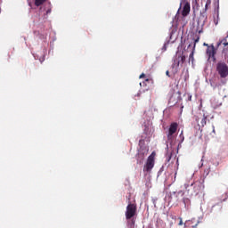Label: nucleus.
I'll return each mask as SVG.
<instances>
[{
	"label": "nucleus",
	"mask_w": 228,
	"mask_h": 228,
	"mask_svg": "<svg viewBox=\"0 0 228 228\" xmlns=\"http://www.w3.org/2000/svg\"><path fill=\"white\" fill-rule=\"evenodd\" d=\"M186 188L188 194L191 195V197H197L199 193H202V191H204V184L200 182H195Z\"/></svg>",
	"instance_id": "obj_1"
},
{
	"label": "nucleus",
	"mask_w": 228,
	"mask_h": 228,
	"mask_svg": "<svg viewBox=\"0 0 228 228\" xmlns=\"http://www.w3.org/2000/svg\"><path fill=\"white\" fill-rule=\"evenodd\" d=\"M155 160H154V155H150L146 160V163L143 166V174L144 175H149L152 172V168H154Z\"/></svg>",
	"instance_id": "obj_2"
},
{
	"label": "nucleus",
	"mask_w": 228,
	"mask_h": 228,
	"mask_svg": "<svg viewBox=\"0 0 228 228\" xmlns=\"http://www.w3.org/2000/svg\"><path fill=\"white\" fill-rule=\"evenodd\" d=\"M184 61H186V55L183 53H177L172 64V68L175 69V71L177 72V70H179V66L181 65V67H183Z\"/></svg>",
	"instance_id": "obj_3"
},
{
	"label": "nucleus",
	"mask_w": 228,
	"mask_h": 228,
	"mask_svg": "<svg viewBox=\"0 0 228 228\" xmlns=\"http://www.w3.org/2000/svg\"><path fill=\"white\" fill-rule=\"evenodd\" d=\"M216 71L218 72L220 77L223 79L228 76V66L225 62H218L216 65Z\"/></svg>",
	"instance_id": "obj_4"
},
{
	"label": "nucleus",
	"mask_w": 228,
	"mask_h": 228,
	"mask_svg": "<svg viewBox=\"0 0 228 228\" xmlns=\"http://www.w3.org/2000/svg\"><path fill=\"white\" fill-rule=\"evenodd\" d=\"M126 220H131L136 216V205L129 203L125 213Z\"/></svg>",
	"instance_id": "obj_5"
},
{
	"label": "nucleus",
	"mask_w": 228,
	"mask_h": 228,
	"mask_svg": "<svg viewBox=\"0 0 228 228\" xmlns=\"http://www.w3.org/2000/svg\"><path fill=\"white\" fill-rule=\"evenodd\" d=\"M207 56L208 57V60H211L213 61H216V49H215V45H208L207 48Z\"/></svg>",
	"instance_id": "obj_6"
},
{
	"label": "nucleus",
	"mask_w": 228,
	"mask_h": 228,
	"mask_svg": "<svg viewBox=\"0 0 228 228\" xmlns=\"http://www.w3.org/2000/svg\"><path fill=\"white\" fill-rule=\"evenodd\" d=\"M177 127L179 125L175 122L171 123L168 128L167 140H171L172 136L177 133Z\"/></svg>",
	"instance_id": "obj_7"
},
{
	"label": "nucleus",
	"mask_w": 228,
	"mask_h": 228,
	"mask_svg": "<svg viewBox=\"0 0 228 228\" xmlns=\"http://www.w3.org/2000/svg\"><path fill=\"white\" fill-rule=\"evenodd\" d=\"M190 10H191L190 3L186 2L182 11L183 17H187L190 14Z\"/></svg>",
	"instance_id": "obj_8"
},
{
	"label": "nucleus",
	"mask_w": 228,
	"mask_h": 228,
	"mask_svg": "<svg viewBox=\"0 0 228 228\" xmlns=\"http://www.w3.org/2000/svg\"><path fill=\"white\" fill-rule=\"evenodd\" d=\"M145 159V152L143 151H140L138 154H137V163H143V160Z\"/></svg>",
	"instance_id": "obj_9"
},
{
	"label": "nucleus",
	"mask_w": 228,
	"mask_h": 228,
	"mask_svg": "<svg viewBox=\"0 0 228 228\" xmlns=\"http://www.w3.org/2000/svg\"><path fill=\"white\" fill-rule=\"evenodd\" d=\"M208 122V116H206V114L203 115L200 124H201V127H204V126H206Z\"/></svg>",
	"instance_id": "obj_10"
},
{
	"label": "nucleus",
	"mask_w": 228,
	"mask_h": 228,
	"mask_svg": "<svg viewBox=\"0 0 228 228\" xmlns=\"http://www.w3.org/2000/svg\"><path fill=\"white\" fill-rule=\"evenodd\" d=\"M210 6H211V0H207L203 13H206V12H208V10H209Z\"/></svg>",
	"instance_id": "obj_11"
},
{
	"label": "nucleus",
	"mask_w": 228,
	"mask_h": 228,
	"mask_svg": "<svg viewBox=\"0 0 228 228\" xmlns=\"http://www.w3.org/2000/svg\"><path fill=\"white\" fill-rule=\"evenodd\" d=\"M46 2L47 0H35V6H42V4Z\"/></svg>",
	"instance_id": "obj_12"
},
{
	"label": "nucleus",
	"mask_w": 228,
	"mask_h": 228,
	"mask_svg": "<svg viewBox=\"0 0 228 228\" xmlns=\"http://www.w3.org/2000/svg\"><path fill=\"white\" fill-rule=\"evenodd\" d=\"M152 83H154V80L152 78H146L144 82H142V85H145V86H147V85H152Z\"/></svg>",
	"instance_id": "obj_13"
},
{
	"label": "nucleus",
	"mask_w": 228,
	"mask_h": 228,
	"mask_svg": "<svg viewBox=\"0 0 228 228\" xmlns=\"http://www.w3.org/2000/svg\"><path fill=\"white\" fill-rule=\"evenodd\" d=\"M195 54V47H192L191 53L189 55V61H193V55Z\"/></svg>",
	"instance_id": "obj_14"
},
{
	"label": "nucleus",
	"mask_w": 228,
	"mask_h": 228,
	"mask_svg": "<svg viewBox=\"0 0 228 228\" xmlns=\"http://www.w3.org/2000/svg\"><path fill=\"white\" fill-rule=\"evenodd\" d=\"M134 224H135L134 219H131V221H128V227L134 228Z\"/></svg>",
	"instance_id": "obj_15"
},
{
	"label": "nucleus",
	"mask_w": 228,
	"mask_h": 228,
	"mask_svg": "<svg viewBox=\"0 0 228 228\" xmlns=\"http://www.w3.org/2000/svg\"><path fill=\"white\" fill-rule=\"evenodd\" d=\"M199 40H200V37H197V38L194 39V43H193V46H192V47H194V49H195V47L197 45V43H199Z\"/></svg>",
	"instance_id": "obj_16"
},
{
	"label": "nucleus",
	"mask_w": 228,
	"mask_h": 228,
	"mask_svg": "<svg viewBox=\"0 0 228 228\" xmlns=\"http://www.w3.org/2000/svg\"><path fill=\"white\" fill-rule=\"evenodd\" d=\"M178 220H179L178 225H180V226L183 225V217H179Z\"/></svg>",
	"instance_id": "obj_17"
},
{
	"label": "nucleus",
	"mask_w": 228,
	"mask_h": 228,
	"mask_svg": "<svg viewBox=\"0 0 228 228\" xmlns=\"http://www.w3.org/2000/svg\"><path fill=\"white\" fill-rule=\"evenodd\" d=\"M170 159H172V154H169L167 158V163L170 162Z\"/></svg>",
	"instance_id": "obj_18"
},
{
	"label": "nucleus",
	"mask_w": 228,
	"mask_h": 228,
	"mask_svg": "<svg viewBox=\"0 0 228 228\" xmlns=\"http://www.w3.org/2000/svg\"><path fill=\"white\" fill-rule=\"evenodd\" d=\"M214 23H215L216 26H218V20L215 19Z\"/></svg>",
	"instance_id": "obj_19"
},
{
	"label": "nucleus",
	"mask_w": 228,
	"mask_h": 228,
	"mask_svg": "<svg viewBox=\"0 0 228 228\" xmlns=\"http://www.w3.org/2000/svg\"><path fill=\"white\" fill-rule=\"evenodd\" d=\"M166 76H167L168 77H170V71L167 70V71H166Z\"/></svg>",
	"instance_id": "obj_20"
},
{
	"label": "nucleus",
	"mask_w": 228,
	"mask_h": 228,
	"mask_svg": "<svg viewBox=\"0 0 228 228\" xmlns=\"http://www.w3.org/2000/svg\"><path fill=\"white\" fill-rule=\"evenodd\" d=\"M142 77H145V73L140 75V79H142Z\"/></svg>",
	"instance_id": "obj_21"
},
{
	"label": "nucleus",
	"mask_w": 228,
	"mask_h": 228,
	"mask_svg": "<svg viewBox=\"0 0 228 228\" xmlns=\"http://www.w3.org/2000/svg\"><path fill=\"white\" fill-rule=\"evenodd\" d=\"M45 61V58H42V59H40V61H41V63H44V61Z\"/></svg>",
	"instance_id": "obj_22"
},
{
	"label": "nucleus",
	"mask_w": 228,
	"mask_h": 228,
	"mask_svg": "<svg viewBox=\"0 0 228 228\" xmlns=\"http://www.w3.org/2000/svg\"><path fill=\"white\" fill-rule=\"evenodd\" d=\"M46 13H47V14L51 13V8H49V9L46 11Z\"/></svg>",
	"instance_id": "obj_23"
},
{
	"label": "nucleus",
	"mask_w": 228,
	"mask_h": 228,
	"mask_svg": "<svg viewBox=\"0 0 228 228\" xmlns=\"http://www.w3.org/2000/svg\"><path fill=\"white\" fill-rule=\"evenodd\" d=\"M163 50H164V51H167V45H164Z\"/></svg>",
	"instance_id": "obj_24"
},
{
	"label": "nucleus",
	"mask_w": 228,
	"mask_h": 228,
	"mask_svg": "<svg viewBox=\"0 0 228 228\" xmlns=\"http://www.w3.org/2000/svg\"><path fill=\"white\" fill-rule=\"evenodd\" d=\"M197 225H199V222H197L195 225H192V227H197Z\"/></svg>",
	"instance_id": "obj_25"
},
{
	"label": "nucleus",
	"mask_w": 228,
	"mask_h": 228,
	"mask_svg": "<svg viewBox=\"0 0 228 228\" xmlns=\"http://www.w3.org/2000/svg\"><path fill=\"white\" fill-rule=\"evenodd\" d=\"M204 45H206V46L208 47V45H208V44L204 43Z\"/></svg>",
	"instance_id": "obj_26"
},
{
	"label": "nucleus",
	"mask_w": 228,
	"mask_h": 228,
	"mask_svg": "<svg viewBox=\"0 0 228 228\" xmlns=\"http://www.w3.org/2000/svg\"><path fill=\"white\" fill-rule=\"evenodd\" d=\"M196 122H199V118H196Z\"/></svg>",
	"instance_id": "obj_27"
},
{
	"label": "nucleus",
	"mask_w": 228,
	"mask_h": 228,
	"mask_svg": "<svg viewBox=\"0 0 228 228\" xmlns=\"http://www.w3.org/2000/svg\"><path fill=\"white\" fill-rule=\"evenodd\" d=\"M189 101H191V96L189 97Z\"/></svg>",
	"instance_id": "obj_28"
},
{
	"label": "nucleus",
	"mask_w": 228,
	"mask_h": 228,
	"mask_svg": "<svg viewBox=\"0 0 228 228\" xmlns=\"http://www.w3.org/2000/svg\"><path fill=\"white\" fill-rule=\"evenodd\" d=\"M191 45H188V49H190Z\"/></svg>",
	"instance_id": "obj_29"
},
{
	"label": "nucleus",
	"mask_w": 228,
	"mask_h": 228,
	"mask_svg": "<svg viewBox=\"0 0 228 228\" xmlns=\"http://www.w3.org/2000/svg\"><path fill=\"white\" fill-rule=\"evenodd\" d=\"M49 6H51V2L48 3Z\"/></svg>",
	"instance_id": "obj_30"
},
{
	"label": "nucleus",
	"mask_w": 228,
	"mask_h": 228,
	"mask_svg": "<svg viewBox=\"0 0 228 228\" xmlns=\"http://www.w3.org/2000/svg\"><path fill=\"white\" fill-rule=\"evenodd\" d=\"M184 204L186 203V200H183Z\"/></svg>",
	"instance_id": "obj_31"
},
{
	"label": "nucleus",
	"mask_w": 228,
	"mask_h": 228,
	"mask_svg": "<svg viewBox=\"0 0 228 228\" xmlns=\"http://www.w3.org/2000/svg\"><path fill=\"white\" fill-rule=\"evenodd\" d=\"M188 222H191V221H186V224H188Z\"/></svg>",
	"instance_id": "obj_32"
},
{
	"label": "nucleus",
	"mask_w": 228,
	"mask_h": 228,
	"mask_svg": "<svg viewBox=\"0 0 228 228\" xmlns=\"http://www.w3.org/2000/svg\"><path fill=\"white\" fill-rule=\"evenodd\" d=\"M184 227H186V224H184Z\"/></svg>",
	"instance_id": "obj_33"
},
{
	"label": "nucleus",
	"mask_w": 228,
	"mask_h": 228,
	"mask_svg": "<svg viewBox=\"0 0 228 228\" xmlns=\"http://www.w3.org/2000/svg\"><path fill=\"white\" fill-rule=\"evenodd\" d=\"M213 132L215 133V129H213Z\"/></svg>",
	"instance_id": "obj_34"
}]
</instances>
